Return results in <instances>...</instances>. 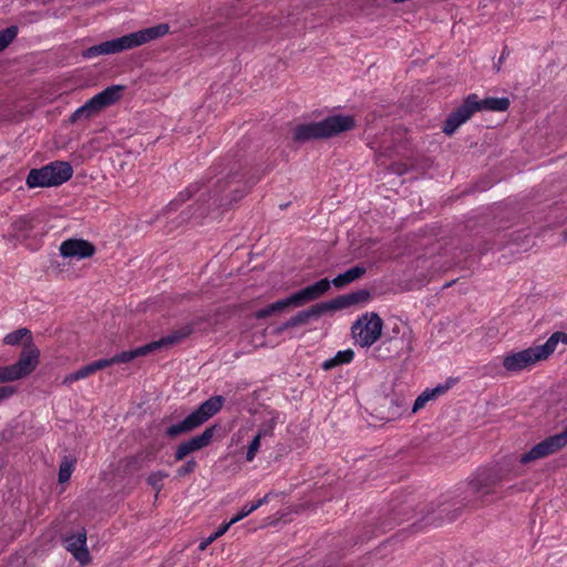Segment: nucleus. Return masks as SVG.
<instances>
[{
  "instance_id": "obj_38",
  "label": "nucleus",
  "mask_w": 567,
  "mask_h": 567,
  "mask_svg": "<svg viewBox=\"0 0 567 567\" xmlns=\"http://www.w3.org/2000/svg\"><path fill=\"white\" fill-rule=\"evenodd\" d=\"M233 524H230V520L228 523H224L221 524L218 529L214 533V537L218 538L220 536H223L228 529L229 527L231 526Z\"/></svg>"
},
{
  "instance_id": "obj_43",
  "label": "nucleus",
  "mask_w": 567,
  "mask_h": 567,
  "mask_svg": "<svg viewBox=\"0 0 567 567\" xmlns=\"http://www.w3.org/2000/svg\"><path fill=\"white\" fill-rule=\"evenodd\" d=\"M391 403L395 404L398 408H403V402L400 399L392 400Z\"/></svg>"
},
{
  "instance_id": "obj_9",
  "label": "nucleus",
  "mask_w": 567,
  "mask_h": 567,
  "mask_svg": "<svg viewBox=\"0 0 567 567\" xmlns=\"http://www.w3.org/2000/svg\"><path fill=\"white\" fill-rule=\"evenodd\" d=\"M549 344L534 346L503 357L502 363L508 373H518L548 358Z\"/></svg>"
},
{
  "instance_id": "obj_26",
  "label": "nucleus",
  "mask_w": 567,
  "mask_h": 567,
  "mask_svg": "<svg viewBox=\"0 0 567 567\" xmlns=\"http://www.w3.org/2000/svg\"><path fill=\"white\" fill-rule=\"evenodd\" d=\"M73 470H74L73 461L68 460V458L63 460L62 463L60 464V468H59V482L60 483L68 482L72 475Z\"/></svg>"
},
{
  "instance_id": "obj_31",
  "label": "nucleus",
  "mask_w": 567,
  "mask_h": 567,
  "mask_svg": "<svg viewBox=\"0 0 567 567\" xmlns=\"http://www.w3.org/2000/svg\"><path fill=\"white\" fill-rule=\"evenodd\" d=\"M197 467V462L195 460H188L184 465H182L177 470V475L181 477L187 476L192 474Z\"/></svg>"
},
{
  "instance_id": "obj_33",
  "label": "nucleus",
  "mask_w": 567,
  "mask_h": 567,
  "mask_svg": "<svg viewBox=\"0 0 567 567\" xmlns=\"http://www.w3.org/2000/svg\"><path fill=\"white\" fill-rule=\"evenodd\" d=\"M16 381L10 365L0 367V383Z\"/></svg>"
},
{
  "instance_id": "obj_2",
  "label": "nucleus",
  "mask_w": 567,
  "mask_h": 567,
  "mask_svg": "<svg viewBox=\"0 0 567 567\" xmlns=\"http://www.w3.org/2000/svg\"><path fill=\"white\" fill-rule=\"evenodd\" d=\"M370 293L368 290H358L351 293L339 296L334 299L315 305L309 309L298 312L291 317L285 323L277 328V332L280 333L289 328L307 324L311 319L320 318L327 312H334L349 308L351 306L368 301Z\"/></svg>"
},
{
  "instance_id": "obj_37",
  "label": "nucleus",
  "mask_w": 567,
  "mask_h": 567,
  "mask_svg": "<svg viewBox=\"0 0 567 567\" xmlns=\"http://www.w3.org/2000/svg\"><path fill=\"white\" fill-rule=\"evenodd\" d=\"M449 389V385H437L436 388L434 389H429V391L432 393V398L435 399L437 398L439 395L443 394L444 392H446Z\"/></svg>"
},
{
  "instance_id": "obj_5",
  "label": "nucleus",
  "mask_w": 567,
  "mask_h": 567,
  "mask_svg": "<svg viewBox=\"0 0 567 567\" xmlns=\"http://www.w3.org/2000/svg\"><path fill=\"white\" fill-rule=\"evenodd\" d=\"M73 176L69 162L53 161L40 168H32L25 179L29 188L55 187L64 184Z\"/></svg>"
},
{
  "instance_id": "obj_41",
  "label": "nucleus",
  "mask_w": 567,
  "mask_h": 567,
  "mask_svg": "<svg viewBox=\"0 0 567 567\" xmlns=\"http://www.w3.org/2000/svg\"><path fill=\"white\" fill-rule=\"evenodd\" d=\"M259 507H260V505L257 502L248 504V508L251 513L255 512L256 509H258Z\"/></svg>"
},
{
  "instance_id": "obj_34",
  "label": "nucleus",
  "mask_w": 567,
  "mask_h": 567,
  "mask_svg": "<svg viewBox=\"0 0 567 567\" xmlns=\"http://www.w3.org/2000/svg\"><path fill=\"white\" fill-rule=\"evenodd\" d=\"M14 228L20 231L29 233L32 229L31 219L21 217L14 221Z\"/></svg>"
},
{
  "instance_id": "obj_36",
  "label": "nucleus",
  "mask_w": 567,
  "mask_h": 567,
  "mask_svg": "<svg viewBox=\"0 0 567 567\" xmlns=\"http://www.w3.org/2000/svg\"><path fill=\"white\" fill-rule=\"evenodd\" d=\"M249 514H251V512L249 511L248 508V504H245L241 509L230 519V524H236L238 523L239 520L244 519L245 517H247Z\"/></svg>"
},
{
  "instance_id": "obj_35",
  "label": "nucleus",
  "mask_w": 567,
  "mask_h": 567,
  "mask_svg": "<svg viewBox=\"0 0 567 567\" xmlns=\"http://www.w3.org/2000/svg\"><path fill=\"white\" fill-rule=\"evenodd\" d=\"M17 392L12 385H6L0 388V402L11 398Z\"/></svg>"
},
{
  "instance_id": "obj_16",
  "label": "nucleus",
  "mask_w": 567,
  "mask_h": 567,
  "mask_svg": "<svg viewBox=\"0 0 567 567\" xmlns=\"http://www.w3.org/2000/svg\"><path fill=\"white\" fill-rule=\"evenodd\" d=\"M60 254L65 258L85 259L95 254V247L84 239H68L60 245Z\"/></svg>"
},
{
  "instance_id": "obj_23",
  "label": "nucleus",
  "mask_w": 567,
  "mask_h": 567,
  "mask_svg": "<svg viewBox=\"0 0 567 567\" xmlns=\"http://www.w3.org/2000/svg\"><path fill=\"white\" fill-rule=\"evenodd\" d=\"M91 374H93V371H92V368H91V365L89 363V364H86L84 367H81L79 370H76V371H74L72 373L66 374L63 378V380H62V384L70 385L73 382H76L79 380L85 379V378H87Z\"/></svg>"
},
{
  "instance_id": "obj_10",
  "label": "nucleus",
  "mask_w": 567,
  "mask_h": 567,
  "mask_svg": "<svg viewBox=\"0 0 567 567\" xmlns=\"http://www.w3.org/2000/svg\"><path fill=\"white\" fill-rule=\"evenodd\" d=\"M383 322L378 313L371 312L360 317L351 327L354 343L361 348H369L382 334Z\"/></svg>"
},
{
  "instance_id": "obj_22",
  "label": "nucleus",
  "mask_w": 567,
  "mask_h": 567,
  "mask_svg": "<svg viewBox=\"0 0 567 567\" xmlns=\"http://www.w3.org/2000/svg\"><path fill=\"white\" fill-rule=\"evenodd\" d=\"M279 423V413L270 412L269 417L265 420L257 433L261 439L266 436H272L276 425Z\"/></svg>"
},
{
  "instance_id": "obj_20",
  "label": "nucleus",
  "mask_w": 567,
  "mask_h": 567,
  "mask_svg": "<svg viewBox=\"0 0 567 567\" xmlns=\"http://www.w3.org/2000/svg\"><path fill=\"white\" fill-rule=\"evenodd\" d=\"M354 359V351L352 349H346L338 351L333 357L324 360L321 368L324 371L332 370L339 365L349 364Z\"/></svg>"
},
{
  "instance_id": "obj_42",
  "label": "nucleus",
  "mask_w": 567,
  "mask_h": 567,
  "mask_svg": "<svg viewBox=\"0 0 567 567\" xmlns=\"http://www.w3.org/2000/svg\"><path fill=\"white\" fill-rule=\"evenodd\" d=\"M179 197H181L182 200H185V199L189 198L190 195H189L188 190H186V192H182L179 194Z\"/></svg>"
},
{
  "instance_id": "obj_24",
  "label": "nucleus",
  "mask_w": 567,
  "mask_h": 567,
  "mask_svg": "<svg viewBox=\"0 0 567 567\" xmlns=\"http://www.w3.org/2000/svg\"><path fill=\"white\" fill-rule=\"evenodd\" d=\"M24 337H28L29 338V342H31V331L27 328H20L16 331H12L10 333H8L4 338H3V342L8 346H17L21 342V340L24 338Z\"/></svg>"
},
{
  "instance_id": "obj_8",
  "label": "nucleus",
  "mask_w": 567,
  "mask_h": 567,
  "mask_svg": "<svg viewBox=\"0 0 567 567\" xmlns=\"http://www.w3.org/2000/svg\"><path fill=\"white\" fill-rule=\"evenodd\" d=\"M124 89L123 85L107 86L105 90L87 100L82 106L78 107L71 114L70 121L75 123L80 120L91 118L103 109L115 104L122 97Z\"/></svg>"
},
{
  "instance_id": "obj_29",
  "label": "nucleus",
  "mask_w": 567,
  "mask_h": 567,
  "mask_svg": "<svg viewBox=\"0 0 567 567\" xmlns=\"http://www.w3.org/2000/svg\"><path fill=\"white\" fill-rule=\"evenodd\" d=\"M431 400H434V399L432 398V393L429 391V389H426L414 401V404L412 408V413H415L419 410L423 409L425 406V404Z\"/></svg>"
},
{
  "instance_id": "obj_7",
  "label": "nucleus",
  "mask_w": 567,
  "mask_h": 567,
  "mask_svg": "<svg viewBox=\"0 0 567 567\" xmlns=\"http://www.w3.org/2000/svg\"><path fill=\"white\" fill-rule=\"evenodd\" d=\"M193 332V328L190 326L182 327L172 333L162 337L161 339L150 342L147 344H144L142 347H138L134 350L123 351L121 353H117L113 355L114 364L120 363H127L134 360L137 357L146 355L151 352L157 351L163 348H171L183 340H185L187 337L190 336Z\"/></svg>"
},
{
  "instance_id": "obj_39",
  "label": "nucleus",
  "mask_w": 567,
  "mask_h": 567,
  "mask_svg": "<svg viewBox=\"0 0 567 567\" xmlns=\"http://www.w3.org/2000/svg\"><path fill=\"white\" fill-rule=\"evenodd\" d=\"M215 539H217L216 537H214V534H212L208 538H206L205 540H203L200 544H199V549L200 550H204L209 544H212Z\"/></svg>"
},
{
  "instance_id": "obj_40",
  "label": "nucleus",
  "mask_w": 567,
  "mask_h": 567,
  "mask_svg": "<svg viewBox=\"0 0 567 567\" xmlns=\"http://www.w3.org/2000/svg\"><path fill=\"white\" fill-rule=\"evenodd\" d=\"M269 496H270V494H266L264 497L259 498V499L257 501V503H258L260 506H262V505L267 504V503L269 502Z\"/></svg>"
},
{
  "instance_id": "obj_14",
  "label": "nucleus",
  "mask_w": 567,
  "mask_h": 567,
  "mask_svg": "<svg viewBox=\"0 0 567 567\" xmlns=\"http://www.w3.org/2000/svg\"><path fill=\"white\" fill-rule=\"evenodd\" d=\"M247 193V187L239 185L234 178L218 183V189L214 192L215 202L220 206L230 205L239 200Z\"/></svg>"
},
{
  "instance_id": "obj_4",
  "label": "nucleus",
  "mask_w": 567,
  "mask_h": 567,
  "mask_svg": "<svg viewBox=\"0 0 567 567\" xmlns=\"http://www.w3.org/2000/svg\"><path fill=\"white\" fill-rule=\"evenodd\" d=\"M509 104L507 97H486L480 100L476 94H470L463 104L449 115L443 126V132L446 135H452L476 111L504 112L509 107Z\"/></svg>"
},
{
  "instance_id": "obj_11",
  "label": "nucleus",
  "mask_w": 567,
  "mask_h": 567,
  "mask_svg": "<svg viewBox=\"0 0 567 567\" xmlns=\"http://www.w3.org/2000/svg\"><path fill=\"white\" fill-rule=\"evenodd\" d=\"M567 446V425L557 434L544 439L542 442L534 445L528 452L519 457L522 464L547 457Z\"/></svg>"
},
{
  "instance_id": "obj_13",
  "label": "nucleus",
  "mask_w": 567,
  "mask_h": 567,
  "mask_svg": "<svg viewBox=\"0 0 567 567\" xmlns=\"http://www.w3.org/2000/svg\"><path fill=\"white\" fill-rule=\"evenodd\" d=\"M39 349L32 342L27 343L18 361L10 365L16 380L31 374L39 364Z\"/></svg>"
},
{
  "instance_id": "obj_3",
  "label": "nucleus",
  "mask_w": 567,
  "mask_h": 567,
  "mask_svg": "<svg viewBox=\"0 0 567 567\" xmlns=\"http://www.w3.org/2000/svg\"><path fill=\"white\" fill-rule=\"evenodd\" d=\"M355 121L350 115H332L320 122L299 124L293 130V141L306 143L323 140L354 128Z\"/></svg>"
},
{
  "instance_id": "obj_27",
  "label": "nucleus",
  "mask_w": 567,
  "mask_h": 567,
  "mask_svg": "<svg viewBox=\"0 0 567 567\" xmlns=\"http://www.w3.org/2000/svg\"><path fill=\"white\" fill-rule=\"evenodd\" d=\"M167 477V474L163 471L153 472L147 477V483L156 491V495L163 487V480Z\"/></svg>"
},
{
  "instance_id": "obj_17",
  "label": "nucleus",
  "mask_w": 567,
  "mask_h": 567,
  "mask_svg": "<svg viewBox=\"0 0 567 567\" xmlns=\"http://www.w3.org/2000/svg\"><path fill=\"white\" fill-rule=\"evenodd\" d=\"M63 543L65 544V548L81 565H85L90 561V554L86 548V532L84 529L65 537Z\"/></svg>"
},
{
  "instance_id": "obj_28",
  "label": "nucleus",
  "mask_w": 567,
  "mask_h": 567,
  "mask_svg": "<svg viewBox=\"0 0 567 567\" xmlns=\"http://www.w3.org/2000/svg\"><path fill=\"white\" fill-rule=\"evenodd\" d=\"M559 342H563V343H566L567 344V333H564V332H555L553 333L548 340L543 343L542 346H547L549 344V352H548V357L554 353V351L556 350V347Z\"/></svg>"
},
{
  "instance_id": "obj_1",
  "label": "nucleus",
  "mask_w": 567,
  "mask_h": 567,
  "mask_svg": "<svg viewBox=\"0 0 567 567\" xmlns=\"http://www.w3.org/2000/svg\"><path fill=\"white\" fill-rule=\"evenodd\" d=\"M168 32L169 25L167 23H159L92 45L82 52V56L84 59H92L99 55L116 54L157 40L168 34Z\"/></svg>"
},
{
  "instance_id": "obj_21",
  "label": "nucleus",
  "mask_w": 567,
  "mask_h": 567,
  "mask_svg": "<svg viewBox=\"0 0 567 567\" xmlns=\"http://www.w3.org/2000/svg\"><path fill=\"white\" fill-rule=\"evenodd\" d=\"M288 307H298L297 300L295 299L293 293L285 299L278 300V301L267 306L266 308L258 310L256 312V317L258 319L266 318V317L270 316L271 313L282 311L284 309H286Z\"/></svg>"
},
{
  "instance_id": "obj_25",
  "label": "nucleus",
  "mask_w": 567,
  "mask_h": 567,
  "mask_svg": "<svg viewBox=\"0 0 567 567\" xmlns=\"http://www.w3.org/2000/svg\"><path fill=\"white\" fill-rule=\"evenodd\" d=\"M18 28L12 25L0 31V51L4 50L17 37Z\"/></svg>"
},
{
  "instance_id": "obj_18",
  "label": "nucleus",
  "mask_w": 567,
  "mask_h": 567,
  "mask_svg": "<svg viewBox=\"0 0 567 567\" xmlns=\"http://www.w3.org/2000/svg\"><path fill=\"white\" fill-rule=\"evenodd\" d=\"M331 287V282L329 279H321L310 286H307L298 291H296L295 299L297 300V306L301 307L307 302L313 301L321 296H323Z\"/></svg>"
},
{
  "instance_id": "obj_12",
  "label": "nucleus",
  "mask_w": 567,
  "mask_h": 567,
  "mask_svg": "<svg viewBox=\"0 0 567 567\" xmlns=\"http://www.w3.org/2000/svg\"><path fill=\"white\" fill-rule=\"evenodd\" d=\"M502 482V474L495 468H481L472 478L470 485L472 491L481 497H486L496 492Z\"/></svg>"
},
{
  "instance_id": "obj_30",
  "label": "nucleus",
  "mask_w": 567,
  "mask_h": 567,
  "mask_svg": "<svg viewBox=\"0 0 567 567\" xmlns=\"http://www.w3.org/2000/svg\"><path fill=\"white\" fill-rule=\"evenodd\" d=\"M260 441H261V437L256 434L254 436V439L251 440V442L249 443L247 452H246V461L247 462L254 461L257 452L260 449Z\"/></svg>"
},
{
  "instance_id": "obj_15",
  "label": "nucleus",
  "mask_w": 567,
  "mask_h": 567,
  "mask_svg": "<svg viewBox=\"0 0 567 567\" xmlns=\"http://www.w3.org/2000/svg\"><path fill=\"white\" fill-rule=\"evenodd\" d=\"M215 433V426H209L205 429V431L196 436H193L188 441L183 442L178 445L176 452H175V460L182 461L184 460L188 454L199 451L203 447H206L209 445L213 436Z\"/></svg>"
},
{
  "instance_id": "obj_6",
  "label": "nucleus",
  "mask_w": 567,
  "mask_h": 567,
  "mask_svg": "<svg viewBox=\"0 0 567 567\" xmlns=\"http://www.w3.org/2000/svg\"><path fill=\"white\" fill-rule=\"evenodd\" d=\"M225 399L221 395H215L204 401L195 411L187 415L183 421L171 425L166 430V435L176 437L187 433L217 414L223 408Z\"/></svg>"
},
{
  "instance_id": "obj_32",
  "label": "nucleus",
  "mask_w": 567,
  "mask_h": 567,
  "mask_svg": "<svg viewBox=\"0 0 567 567\" xmlns=\"http://www.w3.org/2000/svg\"><path fill=\"white\" fill-rule=\"evenodd\" d=\"M90 365L92 368L93 373H95L96 371L114 365L113 357L109 359L96 360L94 362H91Z\"/></svg>"
},
{
  "instance_id": "obj_19",
  "label": "nucleus",
  "mask_w": 567,
  "mask_h": 567,
  "mask_svg": "<svg viewBox=\"0 0 567 567\" xmlns=\"http://www.w3.org/2000/svg\"><path fill=\"white\" fill-rule=\"evenodd\" d=\"M365 274V268L361 266H355L347 271L339 274L337 277H334L330 282L336 288H342L357 279L361 278Z\"/></svg>"
}]
</instances>
